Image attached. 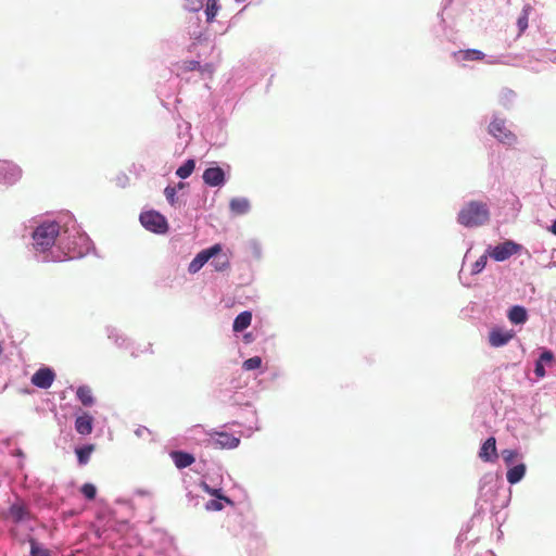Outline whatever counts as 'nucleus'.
I'll use <instances>...</instances> for the list:
<instances>
[{
    "label": "nucleus",
    "instance_id": "obj_1",
    "mask_svg": "<svg viewBox=\"0 0 556 556\" xmlns=\"http://www.w3.org/2000/svg\"><path fill=\"white\" fill-rule=\"evenodd\" d=\"M490 219L488 205L479 201H470L458 213L457 222L465 227H479Z\"/></svg>",
    "mask_w": 556,
    "mask_h": 556
},
{
    "label": "nucleus",
    "instance_id": "obj_2",
    "mask_svg": "<svg viewBox=\"0 0 556 556\" xmlns=\"http://www.w3.org/2000/svg\"><path fill=\"white\" fill-rule=\"evenodd\" d=\"M60 232V226L58 223H45L36 228L33 233L34 247L36 250L45 252L50 249Z\"/></svg>",
    "mask_w": 556,
    "mask_h": 556
},
{
    "label": "nucleus",
    "instance_id": "obj_3",
    "mask_svg": "<svg viewBox=\"0 0 556 556\" xmlns=\"http://www.w3.org/2000/svg\"><path fill=\"white\" fill-rule=\"evenodd\" d=\"M140 223L141 225L150 231L156 232V233H164L167 231L168 224L166 218L155 212V211H148L140 214Z\"/></svg>",
    "mask_w": 556,
    "mask_h": 556
},
{
    "label": "nucleus",
    "instance_id": "obj_4",
    "mask_svg": "<svg viewBox=\"0 0 556 556\" xmlns=\"http://www.w3.org/2000/svg\"><path fill=\"white\" fill-rule=\"evenodd\" d=\"M489 132L505 144H513L516 141V136L506 127L504 119H493L489 125Z\"/></svg>",
    "mask_w": 556,
    "mask_h": 556
},
{
    "label": "nucleus",
    "instance_id": "obj_5",
    "mask_svg": "<svg viewBox=\"0 0 556 556\" xmlns=\"http://www.w3.org/2000/svg\"><path fill=\"white\" fill-rule=\"evenodd\" d=\"M222 252V248L219 244H215L208 249L202 250L197 256L190 262L188 270L191 274L198 273L205 263H207L212 257L219 255Z\"/></svg>",
    "mask_w": 556,
    "mask_h": 556
},
{
    "label": "nucleus",
    "instance_id": "obj_6",
    "mask_svg": "<svg viewBox=\"0 0 556 556\" xmlns=\"http://www.w3.org/2000/svg\"><path fill=\"white\" fill-rule=\"evenodd\" d=\"M520 248L521 247L516 242L507 240L494 247L490 252V256L496 262H503L508 260L511 255L518 253Z\"/></svg>",
    "mask_w": 556,
    "mask_h": 556
},
{
    "label": "nucleus",
    "instance_id": "obj_7",
    "mask_svg": "<svg viewBox=\"0 0 556 556\" xmlns=\"http://www.w3.org/2000/svg\"><path fill=\"white\" fill-rule=\"evenodd\" d=\"M8 516L14 523L27 521L33 518L29 508L22 501H17L10 506Z\"/></svg>",
    "mask_w": 556,
    "mask_h": 556
},
{
    "label": "nucleus",
    "instance_id": "obj_8",
    "mask_svg": "<svg viewBox=\"0 0 556 556\" xmlns=\"http://www.w3.org/2000/svg\"><path fill=\"white\" fill-rule=\"evenodd\" d=\"M211 440L212 444L218 448H235L240 443V438L227 432H214Z\"/></svg>",
    "mask_w": 556,
    "mask_h": 556
},
{
    "label": "nucleus",
    "instance_id": "obj_9",
    "mask_svg": "<svg viewBox=\"0 0 556 556\" xmlns=\"http://www.w3.org/2000/svg\"><path fill=\"white\" fill-rule=\"evenodd\" d=\"M515 337L514 330L493 328L489 333V343L493 348L506 345Z\"/></svg>",
    "mask_w": 556,
    "mask_h": 556
},
{
    "label": "nucleus",
    "instance_id": "obj_10",
    "mask_svg": "<svg viewBox=\"0 0 556 556\" xmlns=\"http://www.w3.org/2000/svg\"><path fill=\"white\" fill-rule=\"evenodd\" d=\"M55 375L52 369L45 367L38 369L31 377V383L41 389H48L52 386Z\"/></svg>",
    "mask_w": 556,
    "mask_h": 556
},
{
    "label": "nucleus",
    "instance_id": "obj_11",
    "mask_svg": "<svg viewBox=\"0 0 556 556\" xmlns=\"http://www.w3.org/2000/svg\"><path fill=\"white\" fill-rule=\"evenodd\" d=\"M203 180L211 187H218L225 182V173L220 167H208L203 173Z\"/></svg>",
    "mask_w": 556,
    "mask_h": 556
},
{
    "label": "nucleus",
    "instance_id": "obj_12",
    "mask_svg": "<svg viewBox=\"0 0 556 556\" xmlns=\"http://www.w3.org/2000/svg\"><path fill=\"white\" fill-rule=\"evenodd\" d=\"M479 457L484 462H495L497 459L496 440L494 437H490L482 444Z\"/></svg>",
    "mask_w": 556,
    "mask_h": 556
},
{
    "label": "nucleus",
    "instance_id": "obj_13",
    "mask_svg": "<svg viewBox=\"0 0 556 556\" xmlns=\"http://www.w3.org/2000/svg\"><path fill=\"white\" fill-rule=\"evenodd\" d=\"M170 457L175 466L179 469L187 468L195 462L192 454L182 451H173Z\"/></svg>",
    "mask_w": 556,
    "mask_h": 556
},
{
    "label": "nucleus",
    "instance_id": "obj_14",
    "mask_svg": "<svg viewBox=\"0 0 556 556\" xmlns=\"http://www.w3.org/2000/svg\"><path fill=\"white\" fill-rule=\"evenodd\" d=\"M75 429L79 434H90L93 429V418L87 413L78 416L75 420Z\"/></svg>",
    "mask_w": 556,
    "mask_h": 556
},
{
    "label": "nucleus",
    "instance_id": "obj_15",
    "mask_svg": "<svg viewBox=\"0 0 556 556\" xmlns=\"http://www.w3.org/2000/svg\"><path fill=\"white\" fill-rule=\"evenodd\" d=\"M251 321L252 313L244 311L235 318L232 329L235 332H241L251 325Z\"/></svg>",
    "mask_w": 556,
    "mask_h": 556
},
{
    "label": "nucleus",
    "instance_id": "obj_16",
    "mask_svg": "<svg viewBox=\"0 0 556 556\" xmlns=\"http://www.w3.org/2000/svg\"><path fill=\"white\" fill-rule=\"evenodd\" d=\"M229 207L232 214L243 215L250 210V202L244 198H233L229 203Z\"/></svg>",
    "mask_w": 556,
    "mask_h": 556
},
{
    "label": "nucleus",
    "instance_id": "obj_17",
    "mask_svg": "<svg viewBox=\"0 0 556 556\" xmlns=\"http://www.w3.org/2000/svg\"><path fill=\"white\" fill-rule=\"evenodd\" d=\"M528 314L525 307L515 305L508 312V319L510 323L519 325L527 321Z\"/></svg>",
    "mask_w": 556,
    "mask_h": 556
},
{
    "label": "nucleus",
    "instance_id": "obj_18",
    "mask_svg": "<svg viewBox=\"0 0 556 556\" xmlns=\"http://www.w3.org/2000/svg\"><path fill=\"white\" fill-rule=\"evenodd\" d=\"M526 473V466L523 464L511 467L507 473L506 479L510 484L519 482Z\"/></svg>",
    "mask_w": 556,
    "mask_h": 556
},
{
    "label": "nucleus",
    "instance_id": "obj_19",
    "mask_svg": "<svg viewBox=\"0 0 556 556\" xmlns=\"http://www.w3.org/2000/svg\"><path fill=\"white\" fill-rule=\"evenodd\" d=\"M456 54L462 55L464 61H481L484 58V53L477 49L460 50Z\"/></svg>",
    "mask_w": 556,
    "mask_h": 556
},
{
    "label": "nucleus",
    "instance_id": "obj_20",
    "mask_svg": "<svg viewBox=\"0 0 556 556\" xmlns=\"http://www.w3.org/2000/svg\"><path fill=\"white\" fill-rule=\"evenodd\" d=\"M76 395L83 405L91 406L93 404V396L91 390L88 387H79L76 391Z\"/></svg>",
    "mask_w": 556,
    "mask_h": 556
},
{
    "label": "nucleus",
    "instance_id": "obj_21",
    "mask_svg": "<svg viewBox=\"0 0 556 556\" xmlns=\"http://www.w3.org/2000/svg\"><path fill=\"white\" fill-rule=\"evenodd\" d=\"M194 168V160H187L181 166L178 167L176 175L181 179H186L193 173Z\"/></svg>",
    "mask_w": 556,
    "mask_h": 556
},
{
    "label": "nucleus",
    "instance_id": "obj_22",
    "mask_svg": "<svg viewBox=\"0 0 556 556\" xmlns=\"http://www.w3.org/2000/svg\"><path fill=\"white\" fill-rule=\"evenodd\" d=\"M94 450L93 444L85 445L76 450V455L78 458V463L80 465H86L89 462L90 455Z\"/></svg>",
    "mask_w": 556,
    "mask_h": 556
},
{
    "label": "nucleus",
    "instance_id": "obj_23",
    "mask_svg": "<svg viewBox=\"0 0 556 556\" xmlns=\"http://www.w3.org/2000/svg\"><path fill=\"white\" fill-rule=\"evenodd\" d=\"M531 5L527 4L523 7L520 16L517 20V26L519 28V35H521L528 28L529 14Z\"/></svg>",
    "mask_w": 556,
    "mask_h": 556
},
{
    "label": "nucleus",
    "instance_id": "obj_24",
    "mask_svg": "<svg viewBox=\"0 0 556 556\" xmlns=\"http://www.w3.org/2000/svg\"><path fill=\"white\" fill-rule=\"evenodd\" d=\"M219 9H220V7H219L217 0H207L206 8H205V15H206V21L208 23L214 21V18L217 15Z\"/></svg>",
    "mask_w": 556,
    "mask_h": 556
},
{
    "label": "nucleus",
    "instance_id": "obj_25",
    "mask_svg": "<svg viewBox=\"0 0 556 556\" xmlns=\"http://www.w3.org/2000/svg\"><path fill=\"white\" fill-rule=\"evenodd\" d=\"M201 488L204 492L208 493L210 495L212 496H215L217 500H223L225 501L227 504H232L231 500L228 498L227 496L223 495L222 494V491L220 489H213L211 488L206 482H201Z\"/></svg>",
    "mask_w": 556,
    "mask_h": 556
},
{
    "label": "nucleus",
    "instance_id": "obj_26",
    "mask_svg": "<svg viewBox=\"0 0 556 556\" xmlns=\"http://www.w3.org/2000/svg\"><path fill=\"white\" fill-rule=\"evenodd\" d=\"M179 70L181 72H192V71H202V66L200 65V62L194 60H187L182 61L179 65Z\"/></svg>",
    "mask_w": 556,
    "mask_h": 556
},
{
    "label": "nucleus",
    "instance_id": "obj_27",
    "mask_svg": "<svg viewBox=\"0 0 556 556\" xmlns=\"http://www.w3.org/2000/svg\"><path fill=\"white\" fill-rule=\"evenodd\" d=\"M31 556H51L50 551L41 547L34 539L29 541Z\"/></svg>",
    "mask_w": 556,
    "mask_h": 556
},
{
    "label": "nucleus",
    "instance_id": "obj_28",
    "mask_svg": "<svg viewBox=\"0 0 556 556\" xmlns=\"http://www.w3.org/2000/svg\"><path fill=\"white\" fill-rule=\"evenodd\" d=\"M262 365V358L260 356H253L243 362L242 367L245 370H254L260 368Z\"/></svg>",
    "mask_w": 556,
    "mask_h": 556
},
{
    "label": "nucleus",
    "instance_id": "obj_29",
    "mask_svg": "<svg viewBox=\"0 0 556 556\" xmlns=\"http://www.w3.org/2000/svg\"><path fill=\"white\" fill-rule=\"evenodd\" d=\"M212 264L217 271H224L229 268V261L226 255H219L218 257L214 258Z\"/></svg>",
    "mask_w": 556,
    "mask_h": 556
},
{
    "label": "nucleus",
    "instance_id": "obj_30",
    "mask_svg": "<svg viewBox=\"0 0 556 556\" xmlns=\"http://www.w3.org/2000/svg\"><path fill=\"white\" fill-rule=\"evenodd\" d=\"M83 495L87 498V500H93L97 495V489L93 484L91 483H85L81 489H80Z\"/></svg>",
    "mask_w": 556,
    "mask_h": 556
},
{
    "label": "nucleus",
    "instance_id": "obj_31",
    "mask_svg": "<svg viewBox=\"0 0 556 556\" xmlns=\"http://www.w3.org/2000/svg\"><path fill=\"white\" fill-rule=\"evenodd\" d=\"M486 262H488V257L486 255H481L476 262L475 264L472 265V269H471V273L472 274H479L480 271H482L486 265Z\"/></svg>",
    "mask_w": 556,
    "mask_h": 556
},
{
    "label": "nucleus",
    "instance_id": "obj_32",
    "mask_svg": "<svg viewBox=\"0 0 556 556\" xmlns=\"http://www.w3.org/2000/svg\"><path fill=\"white\" fill-rule=\"evenodd\" d=\"M502 457L507 465H511L514 460L518 457V453L515 450H503Z\"/></svg>",
    "mask_w": 556,
    "mask_h": 556
},
{
    "label": "nucleus",
    "instance_id": "obj_33",
    "mask_svg": "<svg viewBox=\"0 0 556 556\" xmlns=\"http://www.w3.org/2000/svg\"><path fill=\"white\" fill-rule=\"evenodd\" d=\"M164 194L170 204H174L176 202V188L175 187H170V186L166 187L164 190Z\"/></svg>",
    "mask_w": 556,
    "mask_h": 556
},
{
    "label": "nucleus",
    "instance_id": "obj_34",
    "mask_svg": "<svg viewBox=\"0 0 556 556\" xmlns=\"http://www.w3.org/2000/svg\"><path fill=\"white\" fill-rule=\"evenodd\" d=\"M538 361L543 363V365L552 364L554 362V354L551 351L545 350Z\"/></svg>",
    "mask_w": 556,
    "mask_h": 556
},
{
    "label": "nucleus",
    "instance_id": "obj_35",
    "mask_svg": "<svg viewBox=\"0 0 556 556\" xmlns=\"http://www.w3.org/2000/svg\"><path fill=\"white\" fill-rule=\"evenodd\" d=\"M222 500H211L206 503V509L207 510H222L224 508L223 504L220 503Z\"/></svg>",
    "mask_w": 556,
    "mask_h": 556
},
{
    "label": "nucleus",
    "instance_id": "obj_36",
    "mask_svg": "<svg viewBox=\"0 0 556 556\" xmlns=\"http://www.w3.org/2000/svg\"><path fill=\"white\" fill-rule=\"evenodd\" d=\"M203 7L202 0H188V8L190 11H199Z\"/></svg>",
    "mask_w": 556,
    "mask_h": 556
},
{
    "label": "nucleus",
    "instance_id": "obj_37",
    "mask_svg": "<svg viewBox=\"0 0 556 556\" xmlns=\"http://www.w3.org/2000/svg\"><path fill=\"white\" fill-rule=\"evenodd\" d=\"M534 372L538 378H543L545 376V368H544L543 363L536 361Z\"/></svg>",
    "mask_w": 556,
    "mask_h": 556
},
{
    "label": "nucleus",
    "instance_id": "obj_38",
    "mask_svg": "<svg viewBox=\"0 0 556 556\" xmlns=\"http://www.w3.org/2000/svg\"><path fill=\"white\" fill-rule=\"evenodd\" d=\"M551 231L556 236V219L552 224Z\"/></svg>",
    "mask_w": 556,
    "mask_h": 556
},
{
    "label": "nucleus",
    "instance_id": "obj_39",
    "mask_svg": "<svg viewBox=\"0 0 556 556\" xmlns=\"http://www.w3.org/2000/svg\"><path fill=\"white\" fill-rule=\"evenodd\" d=\"M205 70H207L208 72H212V65L206 64V65H205Z\"/></svg>",
    "mask_w": 556,
    "mask_h": 556
},
{
    "label": "nucleus",
    "instance_id": "obj_40",
    "mask_svg": "<svg viewBox=\"0 0 556 556\" xmlns=\"http://www.w3.org/2000/svg\"><path fill=\"white\" fill-rule=\"evenodd\" d=\"M244 339H245L247 341H249V340H250V334H245V336H244Z\"/></svg>",
    "mask_w": 556,
    "mask_h": 556
}]
</instances>
